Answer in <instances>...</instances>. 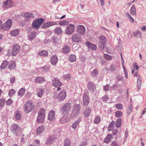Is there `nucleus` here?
<instances>
[{"mask_svg": "<svg viewBox=\"0 0 146 146\" xmlns=\"http://www.w3.org/2000/svg\"><path fill=\"white\" fill-rule=\"evenodd\" d=\"M45 110H40L36 120L37 122L39 123H43L44 121L45 115Z\"/></svg>", "mask_w": 146, "mask_h": 146, "instance_id": "nucleus-1", "label": "nucleus"}, {"mask_svg": "<svg viewBox=\"0 0 146 146\" xmlns=\"http://www.w3.org/2000/svg\"><path fill=\"white\" fill-rule=\"evenodd\" d=\"M44 20V19L42 18H39L37 20L34 21L32 24V28L36 30H38L40 28V26H41Z\"/></svg>", "mask_w": 146, "mask_h": 146, "instance_id": "nucleus-2", "label": "nucleus"}, {"mask_svg": "<svg viewBox=\"0 0 146 146\" xmlns=\"http://www.w3.org/2000/svg\"><path fill=\"white\" fill-rule=\"evenodd\" d=\"M12 25V21L11 19L7 20L4 24L2 25V29L4 31H8L11 28Z\"/></svg>", "mask_w": 146, "mask_h": 146, "instance_id": "nucleus-3", "label": "nucleus"}, {"mask_svg": "<svg viewBox=\"0 0 146 146\" xmlns=\"http://www.w3.org/2000/svg\"><path fill=\"white\" fill-rule=\"evenodd\" d=\"M11 131L16 135H18L20 133V127L15 124H13L11 127Z\"/></svg>", "mask_w": 146, "mask_h": 146, "instance_id": "nucleus-4", "label": "nucleus"}, {"mask_svg": "<svg viewBox=\"0 0 146 146\" xmlns=\"http://www.w3.org/2000/svg\"><path fill=\"white\" fill-rule=\"evenodd\" d=\"M99 39V47L100 48L103 49L105 47V44L106 43V39L104 36L100 35Z\"/></svg>", "mask_w": 146, "mask_h": 146, "instance_id": "nucleus-5", "label": "nucleus"}, {"mask_svg": "<svg viewBox=\"0 0 146 146\" xmlns=\"http://www.w3.org/2000/svg\"><path fill=\"white\" fill-rule=\"evenodd\" d=\"M12 48V55L13 56H15L19 52L21 47L19 45L15 44L13 45Z\"/></svg>", "mask_w": 146, "mask_h": 146, "instance_id": "nucleus-6", "label": "nucleus"}, {"mask_svg": "<svg viewBox=\"0 0 146 146\" xmlns=\"http://www.w3.org/2000/svg\"><path fill=\"white\" fill-rule=\"evenodd\" d=\"M75 26L74 25L69 24L67 26L65 30V32L67 34L71 35L73 33L75 30Z\"/></svg>", "mask_w": 146, "mask_h": 146, "instance_id": "nucleus-7", "label": "nucleus"}, {"mask_svg": "<svg viewBox=\"0 0 146 146\" xmlns=\"http://www.w3.org/2000/svg\"><path fill=\"white\" fill-rule=\"evenodd\" d=\"M34 107V105L33 102L30 100L27 101L24 106V110H33Z\"/></svg>", "mask_w": 146, "mask_h": 146, "instance_id": "nucleus-8", "label": "nucleus"}, {"mask_svg": "<svg viewBox=\"0 0 146 146\" xmlns=\"http://www.w3.org/2000/svg\"><path fill=\"white\" fill-rule=\"evenodd\" d=\"M3 7L4 9H7L14 6L13 2L11 0H7L3 2Z\"/></svg>", "mask_w": 146, "mask_h": 146, "instance_id": "nucleus-9", "label": "nucleus"}, {"mask_svg": "<svg viewBox=\"0 0 146 146\" xmlns=\"http://www.w3.org/2000/svg\"><path fill=\"white\" fill-rule=\"evenodd\" d=\"M76 31L80 35H84L86 31L85 27L83 25H79L77 27Z\"/></svg>", "mask_w": 146, "mask_h": 146, "instance_id": "nucleus-10", "label": "nucleus"}, {"mask_svg": "<svg viewBox=\"0 0 146 146\" xmlns=\"http://www.w3.org/2000/svg\"><path fill=\"white\" fill-rule=\"evenodd\" d=\"M83 102L84 105H87L89 102V98L87 92H85L83 96Z\"/></svg>", "mask_w": 146, "mask_h": 146, "instance_id": "nucleus-11", "label": "nucleus"}, {"mask_svg": "<svg viewBox=\"0 0 146 146\" xmlns=\"http://www.w3.org/2000/svg\"><path fill=\"white\" fill-rule=\"evenodd\" d=\"M52 85L55 87H60L62 85V83L57 78H54L52 80Z\"/></svg>", "mask_w": 146, "mask_h": 146, "instance_id": "nucleus-12", "label": "nucleus"}, {"mask_svg": "<svg viewBox=\"0 0 146 146\" xmlns=\"http://www.w3.org/2000/svg\"><path fill=\"white\" fill-rule=\"evenodd\" d=\"M87 88L88 90L92 92H94L96 90L95 85L92 82H89L88 83Z\"/></svg>", "mask_w": 146, "mask_h": 146, "instance_id": "nucleus-13", "label": "nucleus"}, {"mask_svg": "<svg viewBox=\"0 0 146 146\" xmlns=\"http://www.w3.org/2000/svg\"><path fill=\"white\" fill-rule=\"evenodd\" d=\"M72 39L73 42H79L82 40L81 37L78 34H74L72 36Z\"/></svg>", "mask_w": 146, "mask_h": 146, "instance_id": "nucleus-14", "label": "nucleus"}, {"mask_svg": "<svg viewBox=\"0 0 146 146\" xmlns=\"http://www.w3.org/2000/svg\"><path fill=\"white\" fill-rule=\"evenodd\" d=\"M66 91H62L57 95V98L59 100L62 101L66 98Z\"/></svg>", "mask_w": 146, "mask_h": 146, "instance_id": "nucleus-15", "label": "nucleus"}, {"mask_svg": "<svg viewBox=\"0 0 146 146\" xmlns=\"http://www.w3.org/2000/svg\"><path fill=\"white\" fill-rule=\"evenodd\" d=\"M55 112L53 110L50 111L48 116V119L51 122L53 121L55 119Z\"/></svg>", "mask_w": 146, "mask_h": 146, "instance_id": "nucleus-16", "label": "nucleus"}, {"mask_svg": "<svg viewBox=\"0 0 146 146\" xmlns=\"http://www.w3.org/2000/svg\"><path fill=\"white\" fill-rule=\"evenodd\" d=\"M56 23L55 22L51 21L47 22L46 23L43 24L42 28V29H46L51 26L55 25H56Z\"/></svg>", "mask_w": 146, "mask_h": 146, "instance_id": "nucleus-17", "label": "nucleus"}, {"mask_svg": "<svg viewBox=\"0 0 146 146\" xmlns=\"http://www.w3.org/2000/svg\"><path fill=\"white\" fill-rule=\"evenodd\" d=\"M85 43L89 49L93 50H95L96 49L97 46L95 44H92L89 41L86 42Z\"/></svg>", "mask_w": 146, "mask_h": 146, "instance_id": "nucleus-18", "label": "nucleus"}, {"mask_svg": "<svg viewBox=\"0 0 146 146\" xmlns=\"http://www.w3.org/2000/svg\"><path fill=\"white\" fill-rule=\"evenodd\" d=\"M80 113V110H72L70 115L71 118H74L78 116Z\"/></svg>", "mask_w": 146, "mask_h": 146, "instance_id": "nucleus-19", "label": "nucleus"}, {"mask_svg": "<svg viewBox=\"0 0 146 146\" xmlns=\"http://www.w3.org/2000/svg\"><path fill=\"white\" fill-rule=\"evenodd\" d=\"M24 16L25 17V19L27 21L29 20L31 18H33L34 17L33 13L29 12L25 13L24 14Z\"/></svg>", "mask_w": 146, "mask_h": 146, "instance_id": "nucleus-20", "label": "nucleus"}, {"mask_svg": "<svg viewBox=\"0 0 146 146\" xmlns=\"http://www.w3.org/2000/svg\"><path fill=\"white\" fill-rule=\"evenodd\" d=\"M58 61L57 57L55 55H53L51 58L50 62L51 64L53 65H55Z\"/></svg>", "mask_w": 146, "mask_h": 146, "instance_id": "nucleus-21", "label": "nucleus"}, {"mask_svg": "<svg viewBox=\"0 0 146 146\" xmlns=\"http://www.w3.org/2000/svg\"><path fill=\"white\" fill-rule=\"evenodd\" d=\"M69 119L66 115H64L60 120V122L62 124H64L67 122Z\"/></svg>", "mask_w": 146, "mask_h": 146, "instance_id": "nucleus-22", "label": "nucleus"}, {"mask_svg": "<svg viewBox=\"0 0 146 146\" xmlns=\"http://www.w3.org/2000/svg\"><path fill=\"white\" fill-rule=\"evenodd\" d=\"M56 138L54 135L50 137L48 139L46 143L48 144H50L54 142Z\"/></svg>", "mask_w": 146, "mask_h": 146, "instance_id": "nucleus-23", "label": "nucleus"}, {"mask_svg": "<svg viewBox=\"0 0 146 146\" xmlns=\"http://www.w3.org/2000/svg\"><path fill=\"white\" fill-rule=\"evenodd\" d=\"M35 82L36 83H41L45 81L44 78L42 77H38L35 80Z\"/></svg>", "mask_w": 146, "mask_h": 146, "instance_id": "nucleus-24", "label": "nucleus"}, {"mask_svg": "<svg viewBox=\"0 0 146 146\" xmlns=\"http://www.w3.org/2000/svg\"><path fill=\"white\" fill-rule=\"evenodd\" d=\"M72 105L70 103H67L65 104L62 107V110L70 109Z\"/></svg>", "mask_w": 146, "mask_h": 146, "instance_id": "nucleus-25", "label": "nucleus"}, {"mask_svg": "<svg viewBox=\"0 0 146 146\" xmlns=\"http://www.w3.org/2000/svg\"><path fill=\"white\" fill-rule=\"evenodd\" d=\"M20 32V30L18 29H15L11 31L10 34L13 36H16L18 35Z\"/></svg>", "mask_w": 146, "mask_h": 146, "instance_id": "nucleus-26", "label": "nucleus"}, {"mask_svg": "<svg viewBox=\"0 0 146 146\" xmlns=\"http://www.w3.org/2000/svg\"><path fill=\"white\" fill-rule=\"evenodd\" d=\"M81 121V119L79 118L78 119L73 123L72 126V127L74 129L76 128L77 126L79 125L80 122Z\"/></svg>", "mask_w": 146, "mask_h": 146, "instance_id": "nucleus-27", "label": "nucleus"}, {"mask_svg": "<svg viewBox=\"0 0 146 146\" xmlns=\"http://www.w3.org/2000/svg\"><path fill=\"white\" fill-rule=\"evenodd\" d=\"M70 47L68 45L65 46L62 49V52L65 54H67L69 52L70 50Z\"/></svg>", "mask_w": 146, "mask_h": 146, "instance_id": "nucleus-28", "label": "nucleus"}, {"mask_svg": "<svg viewBox=\"0 0 146 146\" xmlns=\"http://www.w3.org/2000/svg\"><path fill=\"white\" fill-rule=\"evenodd\" d=\"M111 137L112 135L111 134H108L104 140V142L107 143H109L111 141Z\"/></svg>", "mask_w": 146, "mask_h": 146, "instance_id": "nucleus-29", "label": "nucleus"}, {"mask_svg": "<svg viewBox=\"0 0 146 146\" xmlns=\"http://www.w3.org/2000/svg\"><path fill=\"white\" fill-rule=\"evenodd\" d=\"M36 33L35 32H33L29 34L28 36V38L29 40H31L34 39L36 36Z\"/></svg>", "mask_w": 146, "mask_h": 146, "instance_id": "nucleus-30", "label": "nucleus"}, {"mask_svg": "<svg viewBox=\"0 0 146 146\" xmlns=\"http://www.w3.org/2000/svg\"><path fill=\"white\" fill-rule=\"evenodd\" d=\"M8 64V62L7 60L4 61L1 64L0 68L1 70L5 69Z\"/></svg>", "mask_w": 146, "mask_h": 146, "instance_id": "nucleus-31", "label": "nucleus"}, {"mask_svg": "<svg viewBox=\"0 0 146 146\" xmlns=\"http://www.w3.org/2000/svg\"><path fill=\"white\" fill-rule=\"evenodd\" d=\"M44 128L43 126H39L37 129L36 133L38 134H40L43 132Z\"/></svg>", "mask_w": 146, "mask_h": 146, "instance_id": "nucleus-32", "label": "nucleus"}, {"mask_svg": "<svg viewBox=\"0 0 146 146\" xmlns=\"http://www.w3.org/2000/svg\"><path fill=\"white\" fill-rule=\"evenodd\" d=\"M16 67V65L15 63V62H11L9 64L8 68L10 70L14 69Z\"/></svg>", "mask_w": 146, "mask_h": 146, "instance_id": "nucleus-33", "label": "nucleus"}, {"mask_svg": "<svg viewBox=\"0 0 146 146\" xmlns=\"http://www.w3.org/2000/svg\"><path fill=\"white\" fill-rule=\"evenodd\" d=\"M137 87L138 90H139L141 87L142 84L141 79L140 77L138 78L137 80Z\"/></svg>", "mask_w": 146, "mask_h": 146, "instance_id": "nucleus-34", "label": "nucleus"}, {"mask_svg": "<svg viewBox=\"0 0 146 146\" xmlns=\"http://www.w3.org/2000/svg\"><path fill=\"white\" fill-rule=\"evenodd\" d=\"M37 94L39 97H41L42 96L43 94V90L40 88L36 90Z\"/></svg>", "mask_w": 146, "mask_h": 146, "instance_id": "nucleus-35", "label": "nucleus"}, {"mask_svg": "<svg viewBox=\"0 0 146 146\" xmlns=\"http://www.w3.org/2000/svg\"><path fill=\"white\" fill-rule=\"evenodd\" d=\"M54 33L56 34H60L62 33V30L60 27L56 28L54 31Z\"/></svg>", "mask_w": 146, "mask_h": 146, "instance_id": "nucleus-36", "label": "nucleus"}, {"mask_svg": "<svg viewBox=\"0 0 146 146\" xmlns=\"http://www.w3.org/2000/svg\"><path fill=\"white\" fill-rule=\"evenodd\" d=\"M69 59L72 62H74L76 60V56L74 54L70 55L69 56Z\"/></svg>", "mask_w": 146, "mask_h": 146, "instance_id": "nucleus-37", "label": "nucleus"}, {"mask_svg": "<svg viewBox=\"0 0 146 146\" xmlns=\"http://www.w3.org/2000/svg\"><path fill=\"white\" fill-rule=\"evenodd\" d=\"M115 123V122L114 121H112L110 123L108 127V130L109 131H112L114 127L113 125Z\"/></svg>", "mask_w": 146, "mask_h": 146, "instance_id": "nucleus-38", "label": "nucleus"}, {"mask_svg": "<svg viewBox=\"0 0 146 146\" xmlns=\"http://www.w3.org/2000/svg\"><path fill=\"white\" fill-rule=\"evenodd\" d=\"M134 35L137 38H141L142 36L141 33L139 31H137L133 33Z\"/></svg>", "mask_w": 146, "mask_h": 146, "instance_id": "nucleus-39", "label": "nucleus"}, {"mask_svg": "<svg viewBox=\"0 0 146 146\" xmlns=\"http://www.w3.org/2000/svg\"><path fill=\"white\" fill-rule=\"evenodd\" d=\"M25 89L24 88L21 89L18 92V95L20 96H23L25 93Z\"/></svg>", "mask_w": 146, "mask_h": 146, "instance_id": "nucleus-40", "label": "nucleus"}, {"mask_svg": "<svg viewBox=\"0 0 146 146\" xmlns=\"http://www.w3.org/2000/svg\"><path fill=\"white\" fill-rule=\"evenodd\" d=\"M121 119L120 118H119L117 119L116 120L115 123V126L117 127H119L121 125Z\"/></svg>", "mask_w": 146, "mask_h": 146, "instance_id": "nucleus-41", "label": "nucleus"}, {"mask_svg": "<svg viewBox=\"0 0 146 146\" xmlns=\"http://www.w3.org/2000/svg\"><path fill=\"white\" fill-rule=\"evenodd\" d=\"M136 13V9L135 7V5H133L130 10V13L132 15H135Z\"/></svg>", "mask_w": 146, "mask_h": 146, "instance_id": "nucleus-42", "label": "nucleus"}, {"mask_svg": "<svg viewBox=\"0 0 146 146\" xmlns=\"http://www.w3.org/2000/svg\"><path fill=\"white\" fill-rule=\"evenodd\" d=\"M38 54L41 56H46L48 55V53L46 51L44 50L40 52Z\"/></svg>", "mask_w": 146, "mask_h": 146, "instance_id": "nucleus-43", "label": "nucleus"}, {"mask_svg": "<svg viewBox=\"0 0 146 146\" xmlns=\"http://www.w3.org/2000/svg\"><path fill=\"white\" fill-rule=\"evenodd\" d=\"M70 140L66 138L64 141V146H70Z\"/></svg>", "mask_w": 146, "mask_h": 146, "instance_id": "nucleus-44", "label": "nucleus"}, {"mask_svg": "<svg viewBox=\"0 0 146 146\" xmlns=\"http://www.w3.org/2000/svg\"><path fill=\"white\" fill-rule=\"evenodd\" d=\"M117 66L115 64H112L111 65L110 67V70L111 71H114L116 69Z\"/></svg>", "mask_w": 146, "mask_h": 146, "instance_id": "nucleus-45", "label": "nucleus"}, {"mask_svg": "<svg viewBox=\"0 0 146 146\" xmlns=\"http://www.w3.org/2000/svg\"><path fill=\"white\" fill-rule=\"evenodd\" d=\"M5 102V100L3 98H1L0 99V107L2 108L4 105Z\"/></svg>", "mask_w": 146, "mask_h": 146, "instance_id": "nucleus-46", "label": "nucleus"}, {"mask_svg": "<svg viewBox=\"0 0 146 146\" xmlns=\"http://www.w3.org/2000/svg\"><path fill=\"white\" fill-rule=\"evenodd\" d=\"M115 115L117 117H121L123 115V113L120 111H118L116 112Z\"/></svg>", "mask_w": 146, "mask_h": 146, "instance_id": "nucleus-47", "label": "nucleus"}, {"mask_svg": "<svg viewBox=\"0 0 146 146\" xmlns=\"http://www.w3.org/2000/svg\"><path fill=\"white\" fill-rule=\"evenodd\" d=\"M68 24V21L64 20L60 22L59 25L61 26H65Z\"/></svg>", "mask_w": 146, "mask_h": 146, "instance_id": "nucleus-48", "label": "nucleus"}, {"mask_svg": "<svg viewBox=\"0 0 146 146\" xmlns=\"http://www.w3.org/2000/svg\"><path fill=\"white\" fill-rule=\"evenodd\" d=\"M21 117V115L18 111L17 112L15 115V119L17 120H20Z\"/></svg>", "mask_w": 146, "mask_h": 146, "instance_id": "nucleus-49", "label": "nucleus"}, {"mask_svg": "<svg viewBox=\"0 0 146 146\" xmlns=\"http://www.w3.org/2000/svg\"><path fill=\"white\" fill-rule=\"evenodd\" d=\"M125 15L126 17H127V18H128L129 19L131 22L133 23H134V19L132 17V16L129 14V13H126L125 14Z\"/></svg>", "mask_w": 146, "mask_h": 146, "instance_id": "nucleus-50", "label": "nucleus"}, {"mask_svg": "<svg viewBox=\"0 0 146 146\" xmlns=\"http://www.w3.org/2000/svg\"><path fill=\"white\" fill-rule=\"evenodd\" d=\"M15 93V91L13 89H12L9 90V95L10 97H11Z\"/></svg>", "mask_w": 146, "mask_h": 146, "instance_id": "nucleus-51", "label": "nucleus"}, {"mask_svg": "<svg viewBox=\"0 0 146 146\" xmlns=\"http://www.w3.org/2000/svg\"><path fill=\"white\" fill-rule=\"evenodd\" d=\"M91 112L90 110H85L84 112V115L86 117H88Z\"/></svg>", "mask_w": 146, "mask_h": 146, "instance_id": "nucleus-52", "label": "nucleus"}, {"mask_svg": "<svg viewBox=\"0 0 146 146\" xmlns=\"http://www.w3.org/2000/svg\"><path fill=\"white\" fill-rule=\"evenodd\" d=\"M101 121V118L100 117L97 116L94 120V122L95 123H98L100 122Z\"/></svg>", "mask_w": 146, "mask_h": 146, "instance_id": "nucleus-53", "label": "nucleus"}, {"mask_svg": "<svg viewBox=\"0 0 146 146\" xmlns=\"http://www.w3.org/2000/svg\"><path fill=\"white\" fill-rule=\"evenodd\" d=\"M73 108L75 110H80L81 108V105L79 104H75Z\"/></svg>", "mask_w": 146, "mask_h": 146, "instance_id": "nucleus-54", "label": "nucleus"}, {"mask_svg": "<svg viewBox=\"0 0 146 146\" xmlns=\"http://www.w3.org/2000/svg\"><path fill=\"white\" fill-rule=\"evenodd\" d=\"M111 146H120V145L118 143L115 141H113L111 142L110 144Z\"/></svg>", "mask_w": 146, "mask_h": 146, "instance_id": "nucleus-55", "label": "nucleus"}, {"mask_svg": "<svg viewBox=\"0 0 146 146\" xmlns=\"http://www.w3.org/2000/svg\"><path fill=\"white\" fill-rule=\"evenodd\" d=\"M98 71L96 69H94L92 72V74L93 76H96L98 75Z\"/></svg>", "mask_w": 146, "mask_h": 146, "instance_id": "nucleus-56", "label": "nucleus"}, {"mask_svg": "<svg viewBox=\"0 0 146 146\" xmlns=\"http://www.w3.org/2000/svg\"><path fill=\"white\" fill-rule=\"evenodd\" d=\"M115 107L118 110H121L123 106L121 104H119L115 105Z\"/></svg>", "mask_w": 146, "mask_h": 146, "instance_id": "nucleus-57", "label": "nucleus"}, {"mask_svg": "<svg viewBox=\"0 0 146 146\" xmlns=\"http://www.w3.org/2000/svg\"><path fill=\"white\" fill-rule=\"evenodd\" d=\"M104 56L105 59L108 60H111L112 58L111 56L106 54H104Z\"/></svg>", "mask_w": 146, "mask_h": 146, "instance_id": "nucleus-58", "label": "nucleus"}, {"mask_svg": "<svg viewBox=\"0 0 146 146\" xmlns=\"http://www.w3.org/2000/svg\"><path fill=\"white\" fill-rule=\"evenodd\" d=\"M108 98L109 97L108 96L105 95L102 97V100L104 102L106 101L108 99Z\"/></svg>", "mask_w": 146, "mask_h": 146, "instance_id": "nucleus-59", "label": "nucleus"}, {"mask_svg": "<svg viewBox=\"0 0 146 146\" xmlns=\"http://www.w3.org/2000/svg\"><path fill=\"white\" fill-rule=\"evenodd\" d=\"M12 103V101L11 99H9L6 101V104L8 105H10Z\"/></svg>", "mask_w": 146, "mask_h": 146, "instance_id": "nucleus-60", "label": "nucleus"}, {"mask_svg": "<svg viewBox=\"0 0 146 146\" xmlns=\"http://www.w3.org/2000/svg\"><path fill=\"white\" fill-rule=\"evenodd\" d=\"M69 110H61V113L64 114V115H66V114L68 113Z\"/></svg>", "mask_w": 146, "mask_h": 146, "instance_id": "nucleus-61", "label": "nucleus"}, {"mask_svg": "<svg viewBox=\"0 0 146 146\" xmlns=\"http://www.w3.org/2000/svg\"><path fill=\"white\" fill-rule=\"evenodd\" d=\"M109 85L107 84L106 85L104 86V90L105 91H107L109 90Z\"/></svg>", "mask_w": 146, "mask_h": 146, "instance_id": "nucleus-62", "label": "nucleus"}, {"mask_svg": "<svg viewBox=\"0 0 146 146\" xmlns=\"http://www.w3.org/2000/svg\"><path fill=\"white\" fill-rule=\"evenodd\" d=\"M43 70L46 71H48L49 69V67L48 66H45L42 68Z\"/></svg>", "mask_w": 146, "mask_h": 146, "instance_id": "nucleus-63", "label": "nucleus"}, {"mask_svg": "<svg viewBox=\"0 0 146 146\" xmlns=\"http://www.w3.org/2000/svg\"><path fill=\"white\" fill-rule=\"evenodd\" d=\"M123 77L121 76L120 75H118L116 77V79L117 81H119L121 80L122 78Z\"/></svg>", "mask_w": 146, "mask_h": 146, "instance_id": "nucleus-64", "label": "nucleus"}]
</instances>
